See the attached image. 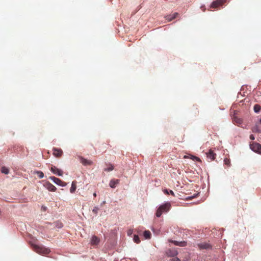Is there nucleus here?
Wrapping results in <instances>:
<instances>
[{
	"label": "nucleus",
	"mask_w": 261,
	"mask_h": 261,
	"mask_svg": "<svg viewBox=\"0 0 261 261\" xmlns=\"http://www.w3.org/2000/svg\"><path fill=\"white\" fill-rule=\"evenodd\" d=\"M114 169V166L112 164H110L109 167L105 168V171H111Z\"/></svg>",
	"instance_id": "obj_25"
},
{
	"label": "nucleus",
	"mask_w": 261,
	"mask_h": 261,
	"mask_svg": "<svg viewBox=\"0 0 261 261\" xmlns=\"http://www.w3.org/2000/svg\"><path fill=\"white\" fill-rule=\"evenodd\" d=\"M224 164L226 165H227L228 166H229L230 165V160L229 159H227V158H225L224 160Z\"/></svg>",
	"instance_id": "obj_27"
},
{
	"label": "nucleus",
	"mask_w": 261,
	"mask_h": 261,
	"mask_svg": "<svg viewBox=\"0 0 261 261\" xmlns=\"http://www.w3.org/2000/svg\"><path fill=\"white\" fill-rule=\"evenodd\" d=\"M199 248L201 249H207L211 248V246L207 243H202L198 244Z\"/></svg>",
	"instance_id": "obj_13"
},
{
	"label": "nucleus",
	"mask_w": 261,
	"mask_h": 261,
	"mask_svg": "<svg viewBox=\"0 0 261 261\" xmlns=\"http://www.w3.org/2000/svg\"><path fill=\"white\" fill-rule=\"evenodd\" d=\"M172 260V261H180V260L178 258H173Z\"/></svg>",
	"instance_id": "obj_30"
},
{
	"label": "nucleus",
	"mask_w": 261,
	"mask_h": 261,
	"mask_svg": "<svg viewBox=\"0 0 261 261\" xmlns=\"http://www.w3.org/2000/svg\"><path fill=\"white\" fill-rule=\"evenodd\" d=\"M99 242V239L96 236H93L91 238V243L92 245H97Z\"/></svg>",
	"instance_id": "obj_16"
},
{
	"label": "nucleus",
	"mask_w": 261,
	"mask_h": 261,
	"mask_svg": "<svg viewBox=\"0 0 261 261\" xmlns=\"http://www.w3.org/2000/svg\"><path fill=\"white\" fill-rule=\"evenodd\" d=\"M76 189V181H73L72 182L71 187L70 190V191L71 193H73Z\"/></svg>",
	"instance_id": "obj_18"
},
{
	"label": "nucleus",
	"mask_w": 261,
	"mask_h": 261,
	"mask_svg": "<svg viewBox=\"0 0 261 261\" xmlns=\"http://www.w3.org/2000/svg\"><path fill=\"white\" fill-rule=\"evenodd\" d=\"M178 15V13L177 12L174 13L172 14L168 15L165 16V18L168 21H171Z\"/></svg>",
	"instance_id": "obj_11"
},
{
	"label": "nucleus",
	"mask_w": 261,
	"mask_h": 261,
	"mask_svg": "<svg viewBox=\"0 0 261 261\" xmlns=\"http://www.w3.org/2000/svg\"><path fill=\"white\" fill-rule=\"evenodd\" d=\"M163 192L164 194L166 195H169V194H171L173 196H174V193L173 191L172 190H168V189H164L163 190Z\"/></svg>",
	"instance_id": "obj_21"
},
{
	"label": "nucleus",
	"mask_w": 261,
	"mask_h": 261,
	"mask_svg": "<svg viewBox=\"0 0 261 261\" xmlns=\"http://www.w3.org/2000/svg\"><path fill=\"white\" fill-rule=\"evenodd\" d=\"M189 158L190 157L189 156H188V155H185L184 157V159H187V158Z\"/></svg>",
	"instance_id": "obj_31"
},
{
	"label": "nucleus",
	"mask_w": 261,
	"mask_h": 261,
	"mask_svg": "<svg viewBox=\"0 0 261 261\" xmlns=\"http://www.w3.org/2000/svg\"><path fill=\"white\" fill-rule=\"evenodd\" d=\"M143 236L145 239H149L151 238V232L149 230H145L143 233Z\"/></svg>",
	"instance_id": "obj_19"
},
{
	"label": "nucleus",
	"mask_w": 261,
	"mask_h": 261,
	"mask_svg": "<svg viewBox=\"0 0 261 261\" xmlns=\"http://www.w3.org/2000/svg\"><path fill=\"white\" fill-rule=\"evenodd\" d=\"M99 210V208H98V207L97 206H95L93 208V210H92V212L95 214H97V213H98V211Z\"/></svg>",
	"instance_id": "obj_28"
},
{
	"label": "nucleus",
	"mask_w": 261,
	"mask_h": 261,
	"mask_svg": "<svg viewBox=\"0 0 261 261\" xmlns=\"http://www.w3.org/2000/svg\"><path fill=\"white\" fill-rule=\"evenodd\" d=\"M32 247L34 251L42 255L47 254L50 252L49 249L45 248L43 246L32 245Z\"/></svg>",
	"instance_id": "obj_2"
},
{
	"label": "nucleus",
	"mask_w": 261,
	"mask_h": 261,
	"mask_svg": "<svg viewBox=\"0 0 261 261\" xmlns=\"http://www.w3.org/2000/svg\"><path fill=\"white\" fill-rule=\"evenodd\" d=\"M81 163L85 166L86 165H91L92 164V162L90 160H87L84 159L83 157L80 158Z\"/></svg>",
	"instance_id": "obj_14"
},
{
	"label": "nucleus",
	"mask_w": 261,
	"mask_h": 261,
	"mask_svg": "<svg viewBox=\"0 0 261 261\" xmlns=\"http://www.w3.org/2000/svg\"><path fill=\"white\" fill-rule=\"evenodd\" d=\"M260 123H261V119H260Z\"/></svg>",
	"instance_id": "obj_34"
},
{
	"label": "nucleus",
	"mask_w": 261,
	"mask_h": 261,
	"mask_svg": "<svg viewBox=\"0 0 261 261\" xmlns=\"http://www.w3.org/2000/svg\"><path fill=\"white\" fill-rule=\"evenodd\" d=\"M171 207V205L170 202H166L160 205L156 210L155 215L157 217H160L164 212H168Z\"/></svg>",
	"instance_id": "obj_1"
},
{
	"label": "nucleus",
	"mask_w": 261,
	"mask_h": 261,
	"mask_svg": "<svg viewBox=\"0 0 261 261\" xmlns=\"http://www.w3.org/2000/svg\"><path fill=\"white\" fill-rule=\"evenodd\" d=\"M167 255L168 256L174 257L177 255V251L175 249H169L166 252Z\"/></svg>",
	"instance_id": "obj_8"
},
{
	"label": "nucleus",
	"mask_w": 261,
	"mask_h": 261,
	"mask_svg": "<svg viewBox=\"0 0 261 261\" xmlns=\"http://www.w3.org/2000/svg\"><path fill=\"white\" fill-rule=\"evenodd\" d=\"M171 242L173 243L174 245L181 247H185L187 246V242L185 241L178 242L176 241H172Z\"/></svg>",
	"instance_id": "obj_15"
},
{
	"label": "nucleus",
	"mask_w": 261,
	"mask_h": 261,
	"mask_svg": "<svg viewBox=\"0 0 261 261\" xmlns=\"http://www.w3.org/2000/svg\"><path fill=\"white\" fill-rule=\"evenodd\" d=\"M237 113H234V116L233 118V121L238 126L241 125L243 123V120L238 118L237 116Z\"/></svg>",
	"instance_id": "obj_10"
},
{
	"label": "nucleus",
	"mask_w": 261,
	"mask_h": 261,
	"mask_svg": "<svg viewBox=\"0 0 261 261\" xmlns=\"http://www.w3.org/2000/svg\"><path fill=\"white\" fill-rule=\"evenodd\" d=\"M190 158L192 160L196 161L199 162H201V160H200V159L196 156L191 155Z\"/></svg>",
	"instance_id": "obj_23"
},
{
	"label": "nucleus",
	"mask_w": 261,
	"mask_h": 261,
	"mask_svg": "<svg viewBox=\"0 0 261 261\" xmlns=\"http://www.w3.org/2000/svg\"><path fill=\"white\" fill-rule=\"evenodd\" d=\"M62 227V224H60V226H59V227L61 228Z\"/></svg>",
	"instance_id": "obj_33"
},
{
	"label": "nucleus",
	"mask_w": 261,
	"mask_h": 261,
	"mask_svg": "<svg viewBox=\"0 0 261 261\" xmlns=\"http://www.w3.org/2000/svg\"><path fill=\"white\" fill-rule=\"evenodd\" d=\"M1 171L5 174H8L9 173V169L5 167H2Z\"/></svg>",
	"instance_id": "obj_24"
},
{
	"label": "nucleus",
	"mask_w": 261,
	"mask_h": 261,
	"mask_svg": "<svg viewBox=\"0 0 261 261\" xmlns=\"http://www.w3.org/2000/svg\"><path fill=\"white\" fill-rule=\"evenodd\" d=\"M226 2V0H216L212 3L211 7L212 8H217L222 6Z\"/></svg>",
	"instance_id": "obj_4"
},
{
	"label": "nucleus",
	"mask_w": 261,
	"mask_h": 261,
	"mask_svg": "<svg viewBox=\"0 0 261 261\" xmlns=\"http://www.w3.org/2000/svg\"><path fill=\"white\" fill-rule=\"evenodd\" d=\"M53 154L57 158L61 157L63 154V151L61 149L56 148H53Z\"/></svg>",
	"instance_id": "obj_9"
},
{
	"label": "nucleus",
	"mask_w": 261,
	"mask_h": 261,
	"mask_svg": "<svg viewBox=\"0 0 261 261\" xmlns=\"http://www.w3.org/2000/svg\"><path fill=\"white\" fill-rule=\"evenodd\" d=\"M35 174H37L39 178H42L44 177V174L41 171H35Z\"/></svg>",
	"instance_id": "obj_22"
},
{
	"label": "nucleus",
	"mask_w": 261,
	"mask_h": 261,
	"mask_svg": "<svg viewBox=\"0 0 261 261\" xmlns=\"http://www.w3.org/2000/svg\"><path fill=\"white\" fill-rule=\"evenodd\" d=\"M44 186L48 190L51 192H55L57 190L56 187L53 185L52 184L49 182V181H46L44 183Z\"/></svg>",
	"instance_id": "obj_6"
},
{
	"label": "nucleus",
	"mask_w": 261,
	"mask_h": 261,
	"mask_svg": "<svg viewBox=\"0 0 261 261\" xmlns=\"http://www.w3.org/2000/svg\"><path fill=\"white\" fill-rule=\"evenodd\" d=\"M249 146L253 151L261 154V145L260 144L255 142H251Z\"/></svg>",
	"instance_id": "obj_3"
},
{
	"label": "nucleus",
	"mask_w": 261,
	"mask_h": 261,
	"mask_svg": "<svg viewBox=\"0 0 261 261\" xmlns=\"http://www.w3.org/2000/svg\"><path fill=\"white\" fill-rule=\"evenodd\" d=\"M50 170L54 174H56L58 176L63 175V171L55 166H51L50 168Z\"/></svg>",
	"instance_id": "obj_7"
},
{
	"label": "nucleus",
	"mask_w": 261,
	"mask_h": 261,
	"mask_svg": "<svg viewBox=\"0 0 261 261\" xmlns=\"http://www.w3.org/2000/svg\"><path fill=\"white\" fill-rule=\"evenodd\" d=\"M49 178L53 180L56 184L61 186L62 187H65L67 185V184L60 179L57 178L55 176H50Z\"/></svg>",
	"instance_id": "obj_5"
},
{
	"label": "nucleus",
	"mask_w": 261,
	"mask_h": 261,
	"mask_svg": "<svg viewBox=\"0 0 261 261\" xmlns=\"http://www.w3.org/2000/svg\"><path fill=\"white\" fill-rule=\"evenodd\" d=\"M119 182V179H112L109 183V186L110 187L112 188H114L116 187V186L118 185Z\"/></svg>",
	"instance_id": "obj_17"
},
{
	"label": "nucleus",
	"mask_w": 261,
	"mask_h": 261,
	"mask_svg": "<svg viewBox=\"0 0 261 261\" xmlns=\"http://www.w3.org/2000/svg\"><path fill=\"white\" fill-rule=\"evenodd\" d=\"M134 241L136 243H139L140 242L139 237L137 235H135L134 237Z\"/></svg>",
	"instance_id": "obj_26"
},
{
	"label": "nucleus",
	"mask_w": 261,
	"mask_h": 261,
	"mask_svg": "<svg viewBox=\"0 0 261 261\" xmlns=\"http://www.w3.org/2000/svg\"><path fill=\"white\" fill-rule=\"evenodd\" d=\"M207 158L211 160V161L214 160L216 156V153L214 152V151L210 149L208 152L206 153Z\"/></svg>",
	"instance_id": "obj_12"
},
{
	"label": "nucleus",
	"mask_w": 261,
	"mask_h": 261,
	"mask_svg": "<svg viewBox=\"0 0 261 261\" xmlns=\"http://www.w3.org/2000/svg\"><path fill=\"white\" fill-rule=\"evenodd\" d=\"M254 111L255 113H259L261 110V107L259 105H255L254 106Z\"/></svg>",
	"instance_id": "obj_20"
},
{
	"label": "nucleus",
	"mask_w": 261,
	"mask_h": 261,
	"mask_svg": "<svg viewBox=\"0 0 261 261\" xmlns=\"http://www.w3.org/2000/svg\"><path fill=\"white\" fill-rule=\"evenodd\" d=\"M93 196H94V197H96V194L95 193H94L93 194Z\"/></svg>",
	"instance_id": "obj_32"
},
{
	"label": "nucleus",
	"mask_w": 261,
	"mask_h": 261,
	"mask_svg": "<svg viewBox=\"0 0 261 261\" xmlns=\"http://www.w3.org/2000/svg\"><path fill=\"white\" fill-rule=\"evenodd\" d=\"M250 139L252 140H254L255 138L253 135H251L249 137Z\"/></svg>",
	"instance_id": "obj_29"
}]
</instances>
